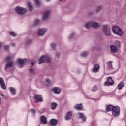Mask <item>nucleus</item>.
<instances>
[{"label":"nucleus","instance_id":"obj_1","mask_svg":"<svg viewBox=\"0 0 126 126\" xmlns=\"http://www.w3.org/2000/svg\"><path fill=\"white\" fill-rule=\"evenodd\" d=\"M15 11L19 15H24L27 12V9L20 6H17L15 8Z\"/></svg>","mask_w":126,"mask_h":126},{"label":"nucleus","instance_id":"obj_2","mask_svg":"<svg viewBox=\"0 0 126 126\" xmlns=\"http://www.w3.org/2000/svg\"><path fill=\"white\" fill-rule=\"evenodd\" d=\"M112 107V115L114 117H119L121 114V109L119 106H114L111 105Z\"/></svg>","mask_w":126,"mask_h":126},{"label":"nucleus","instance_id":"obj_3","mask_svg":"<svg viewBox=\"0 0 126 126\" xmlns=\"http://www.w3.org/2000/svg\"><path fill=\"white\" fill-rule=\"evenodd\" d=\"M46 61H47L48 63H51V58H50L49 56H42L39 59V62L38 63V64H41V63H45Z\"/></svg>","mask_w":126,"mask_h":126},{"label":"nucleus","instance_id":"obj_4","mask_svg":"<svg viewBox=\"0 0 126 126\" xmlns=\"http://www.w3.org/2000/svg\"><path fill=\"white\" fill-rule=\"evenodd\" d=\"M17 61L18 63V64L20 65V67H22L24 64H27V63H29V60L25 59H18Z\"/></svg>","mask_w":126,"mask_h":126},{"label":"nucleus","instance_id":"obj_5","mask_svg":"<svg viewBox=\"0 0 126 126\" xmlns=\"http://www.w3.org/2000/svg\"><path fill=\"white\" fill-rule=\"evenodd\" d=\"M50 14H51V11L49 10L45 11L43 15L42 20L46 21L50 17Z\"/></svg>","mask_w":126,"mask_h":126},{"label":"nucleus","instance_id":"obj_6","mask_svg":"<svg viewBox=\"0 0 126 126\" xmlns=\"http://www.w3.org/2000/svg\"><path fill=\"white\" fill-rule=\"evenodd\" d=\"M113 32H122L123 30L119 26H113L112 27Z\"/></svg>","mask_w":126,"mask_h":126},{"label":"nucleus","instance_id":"obj_7","mask_svg":"<svg viewBox=\"0 0 126 126\" xmlns=\"http://www.w3.org/2000/svg\"><path fill=\"white\" fill-rule=\"evenodd\" d=\"M34 98L36 101V102H43V97L41 95L35 94Z\"/></svg>","mask_w":126,"mask_h":126},{"label":"nucleus","instance_id":"obj_8","mask_svg":"<svg viewBox=\"0 0 126 126\" xmlns=\"http://www.w3.org/2000/svg\"><path fill=\"white\" fill-rule=\"evenodd\" d=\"M101 26L100 23L97 22H92V28H94L96 29V28H99Z\"/></svg>","mask_w":126,"mask_h":126},{"label":"nucleus","instance_id":"obj_9","mask_svg":"<svg viewBox=\"0 0 126 126\" xmlns=\"http://www.w3.org/2000/svg\"><path fill=\"white\" fill-rule=\"evenodd\" d=\"M0 85L1 86L2 89L5 90L6 89V86L5 85V83H4V80H3V78H0Z\"/></svg>","mask_w":126,"mask_h":126},{"label":"nucleus","instance_id":"obj_10","mask_svg":"<svg viewBox=\"0 0 126 126\" xmlns=\"http://www.w3.org/2000/svg\"><path fill=\"white\" fill-rule=\"evenodd\" d=\"M102 30L103 32H108V31H110V26L103 25L102 27Z\"/></svg>","mask_w":126,"mask_h":126},{"label":"nucleus","instance_id":"obj_11","mask_svg":"<svg viewBox=\"0 0 126 126\" xmlns=\"http://www.w3.org/2000/svg\"><path fill=\"white\" fill-rule=\"evenodd\" d=\"M57 124H58V120H57L55 119H54V118L52 119L50 121V126H57Z\"/></svg>","mask_w":126,"mask_h":126},{"label":"nucleus","instance_id":"obj_12","mask_svg":"<svg viewBox=\"0 0 126 126\" xmlns=\"http://www.w3.org/2000/svg\"><path fill=\"white\" fill-rule=\"evenodd\" d=\"M71 111H69L67 113L66 116L65 117V119L66 121H69V120H70L71 119V117L72 116Z\"/></svg>","mask_w":126,"mask_h":126},{"label":"nucleus","instance_id":"obj_13","mask_svg":"<svg viewBox=\"0 0 126 126\" xmlns=\"http://www.w3.org/2000/svg\"><path fill=\"white\" fill-rule=\"evenodd\" d=\"M52 91L54 93H55V94H60L61 93V88L54 87L52 89Z\"/></svg>","mask_w":126,"mask_h":126},{"label":"nucleus","instance_id":"obj_14","mask_svg":"<svg viewBox=\"0 0 126 126\" xmlns=\"http://www.w3.org/2000/svg\"><path fill=\"white\" fill-rule=\"evenodd\" d=\"M13 66V63H12V61H10L9 63L6 64V65L5 66V70H7V68H8V67H12Z\"/></svg>","mask_w":126,"mask_h":126},{"label":"nucleus","instance_id":"obj_15","mask_svg":"<svg viewBox=\"0 0 126 126\" xmlns=\"http://www.w3.org/2000/svg\"><path fill=\"white\" fill-rule=\"evenodd\" d=\"M74 108L76 109V110H78L79 111H81V110H83V106L81 103L80 104H76L74 106Z\"/></svg>","mask_w":126,"mask_h":126},{"label":"nucleus","instance_id":"obj_16","mask_svg":"<svg viewBox=\"0 0 126 126\" xmlns=\"http://www.w3.org/2000/svg\"><path fill=\"white\" fill-rule=\"evenodd\" d=\"M99 69H100V65L98 64H95L93 68V72H98V71H99Z\"/></svg>","mask_w":126,"mask_h":126},{"label":"nucleus","instance_id":"obj_17","mask_svg":"<svg viewBox=\"0 0 126 126\" xmlns=\"http://www.w3.org/2000/svg\"><path fill=\"white\" fill-rule=\"evenodd\" d=\"M84 26L85 28H86V29H89L90 27H92V22L91 21L86 23Z\"/></svg>","mask_w":126,"mask_h":126},{"label":"nucleus","instance_id":"obj_18","mask_svg":"<svg viewBox=\"0 0 126 126\" xmlns=\"http://www.w3.org/2000/svg\"><path fill=\"white\" fill-rule=\"evenodd\" d=\"M111 53H117L118 51V47H116L115 45H111Z\"/></svg>","mask_w":126,"mask_h":126},{"label":"nucleus","instance_id":"obj_19","mask_svg":"<svg viewBox=\"0 0 126 126\" xmlns=\"http://www.w3.org/2000/svg\"><path fill=\"white\" fill-rule=\"evenodd\" d=\"M40 120L41 123L43 124V125L47 124V118H46V117H45V116H42L40 118Z\"/></svg>","mask_w":126,"mask_h":126},{"label":"nucleus","instance_id":"obj_20","mask_svg":"<svg viewBox=\"0 0 126 126\" xmlns=\"http://www.w3.org/2000/svg\"><path fill=\"white\" fill-rule=\"evenodd\" d=\"M103 5L97 6L95 9L96 13H99L100 11H101L103 10Z\"/></svg>","mask_w":126,"mask_h":126},{"label":"nucleus","instance_id":"obj_21","mask_svg":"<svg viewBox=\"0 0 126 126\" xmlns=\"http://www.w3.org/2000/svg\"><path fill=\"white\" fill-rule=\"evenodd\" d=\"M78 114L79 115V118L82 119L83 122H85V121H86V116L84 115L83 113H79Z\"/></svg>","mask_w":126,"mask_h":126},{"label":"nucleus","instance_id":"obj_22","mask_svg":"<svg viewBox=\"0 0 126 126\" xmlns=\"http://www.w3.org/2000/svg\"><path fill=\"white\" fill-rule=\"evenodd\" d=\"M49 30L46 28H40L38 30V32H47Z\"/></svg>","mask_w":126,"mask_h":126},{"label":"nucleus","instance_id":"obj_23","mask_svg":"<svg viewBox=\"0 0 126 126\" xmlns=\"http://www.w3.org/2000/svg\"><path fill=\"white\" fill-rule=\"evenodd\" d=\"M27 6L30 11H32V10H33V6L32 5V4L31 3V2H28L27 3Z\"/></svg>","mask_w":126,"mask_h":126},{"label":"nucleus","instance_id":"obj_24","mask_svg":"<svg viewBox=\"0 0 126 126\" xmlns=\"http://www.w3.org/2000/svg\"><path fill=\"white\" fill-rule=\"evenodd\" d=\"M9 91L11 92V94H15L16 93V90L12 87H10L9 88Z\"/></svg>","mask_w":126,"mask_h":126},{"label":"nucleus","instance_id":"obj_25","mask_svg":"<svg viewBox=\"0 0 126 126\" xmlns=\"http://www.w3.org/2000/svg\"><path fill=\"white\" fill-rule=\"evenodd\" d=\"M111 79V77L107 78V80L104 83V85H106L107 86H110L111 85V81L110 80Z\"/></svg>","mask_w":126,"mask_h":126},{"label":"nucleus","instance_id":"obj_26","mask_svg":"<svg viewBox=\"0 0 126 126\" xmlns=\"http://www.w3.org/2000/svg\"><path fill=\"white\" fill-rule=\"evenodd\" d=\"M57 106H58V104H57V103L56 102H52L51 104V107L52 110L56 109V108H57Z\"/></svg>","mask_w":126,"mask_h":126},{"label":"nucleus","instance_id":"obj_27","mask_svg":"<svg viewBox=\"0 0 126 126\" xmlns=\"http://www.w3.org/2000/svg\"><path fill=\"white\" fill-rule=\"evenodd\" d=\"M125 86V84L123 82H121L118 85V89H123V87Z\"/></svg>","mask_w":126,"mask_h":126},{"label":"nucleus","instance_id":"obj_28","mask_svg":"<svg viewBox=\"0 0 126 126\" xmlns=\"http://www.w3.org/2000/svg\"><path fill=\"white\" fill-rule=\"evenodd\" d=\"M39 24H40V20L36 19L34 22V25H35V26H38Z\"/></svg>","mask_w":126,"mask_h":126},{"label":"nucleus","instance_id":"obj_29","mask_svg":"<svg viewBox=\"0 0 126 126\" xmlns=\"http://www.w3.org/2000/svg\"><path fill=\"white\" fill-rule=\"evenodd\" d=\"M36 34L39 37H42V36H44V35H45V32H37Z\"/></svg>","mask_w":126,"mask_h":126},{"label":"nucleus","instance_id":"obj_30","mask_svg":"<svg viewBox=\"0 0 126 126\" xmlns=\"http://www.w3.org/2000/svg\"><path fill=\"white\" fill-rule=\"evenodd\" d=\"M114 34L118 35L119 36H123L124 35L123 32H114Z\"/></svg>","mask_w":126,"mask_h":126},{"label":"nucleus","instance_id":"obj_31","mask_svg":"<svg viewBox=\"0 0 126 126\" xmlns=\"http://www.w3.org/2000/svg\"><path fill=\"white\" fill-rule=\"evenodd\" d=\"M30 73H32V74H35L36 73V72L34 69L31 68L29 69Z\"/></svg>","mask_w":126,"mask_h":126},{"label":"nucleus","instance_id":"obj_32","mask_svg":"<svg viewBox=\"0 0 126 126\" xmlns=\"http://www.w3.org/2000/svg\"><path fill=\"white\" fill-rule=\"evenodd\" d=\"M51 47L52 48L53 51H55V50H56V44L52 43L51 44Z\"/></svg>","mask_w":126,"mask_h":126},{"label":"nucleus","instance_id":"obj_33","mask_svg":"<svg viewBox=\"0 0 126 126\" xmlns=\"http://www.w3.org/2000/svg\"><path fill=\"white\" fill-rule=\"evenodd\" d=\"M34 1L37 6H39L40 5V0H34Z\"/></svg>","mask_w":126,"mask_h":126},{"label":"nucleus","instance_id":"obj_34","mask_svg":"<svg viewBox=\"0 0 126 126\" xmlns=\"http://www.w3.org/2000/svg\"><path fill=\"white\" fill-rule=\"evenodd\" d=\"M9 35H10L12 37H16V36H17L16 33H15V32H10Z\"/></svg>","mask_w":126,"mask_h":126},{"label":"nucleus","instance_id":"obj_35","mask_svg":"<svg viewBox=\"0 0 126 126\" xmlns=\"http://www.w3.org/2000/svg\"><path fill=\"white\" fill-rule=\"evenodd\" d=\"M106 112H110L111 111V105L106 106Z\"/></svg>","mask_w":126,"mask_h":126},{"label":"nucleus","instance_id":"obj_36","mask_svg":"<svg viewBox=\"0 0 126 126\" xmlns=\"http://www.w3.org/2000/svg\"><path fill=\"white\" fill-rule=\"evenodd\" d=\"M87 55H88V53L86 52H85L81 54V56L82 57H86Z\"/></svg>","mask_w":126,"mask_h":126},{"label":"nucleus","instance_id":"obj_37","mask_svg":"<svg viewBox=\"0 0 126 126\" xmlns=\"http://www.w3.org/2000/svg\"><path fill=\"white\" fill-rule=\"evenodd\" d=\"M31 43H32V40L30 39H28L26 41L27 45H29V44H31Z\"/></svg>","mask_w":126,"mask_h":126},{"label":"nucleus","instance_id":"obj_38","mask_svg":"<svg viewBox=\"0 0 126 126\" xmlns=\"http://www.w3.org/2000/svg\"><path fill=\"white\" fill-rule=\"evenodd\" d=\"M4 50H5V51H8L9 50V46L8 45H6L4 46Z\"/></svg>","mask_w":126,"mask_h":126},{"label":"nucleus","instance_id":"obj_39","mask_svg":"<svg viewBox=\"0 0 126 126\" xmlns=\"http://www.w3.org/2000/svg\"><path fill=\"white\" fill-rule=\"evenodd\" d=\"M96 90H98V88L96 86H94L93 88V91L94 92H95Z\"/></svg>","mask_w":126,"mask_h":126},{"label":"nucleus","instance_id":"obj_40","mask_svg":"<svg viewBox=\"0 0 126 126\" xmlns=\"http://www.w3.org/2000/svg\"><path fill=\"white\" fill-rule=\"evenodd\" d=\"M11 59H12V56H8L7 58V59H6V62H9V61H10V60H11Z\"/></svg>","mask_w":126,"mask_h":126},{"label":"nucleus","instance_id":"obj_41","mask_svg":"<svg viewBox=\"0 0 126 126\" xmlns=\"http://www.w3.org/2000/svg\"><path fill=\"white\" fill-rule=\"evenodd\" d=\"M60 56H61V53L60 52H57L56 58H57V59H59L60 58Z\"/></svg>","mask_w":126,"mask_h":126},{"label":"nucleus","instance_id":"obj_42","mask_svg":"<svg viewBox=\"0 0 126 126\" xmlns=\"http://www.w3.org/2000/svg\"><path fill=\"white\" fill-rule=\"evenodd\" d=\"M107 65L108 67H111V62L109 61L107 62Z\"/></svg>","mask_w":126,"mask_h":126},{"label":"nucleus","instance_id":"obj_43","mask_svg":"<svg viewBox=\"0 0 126 126\" xmlns=\"http://www.w3.org/2000/svg\"><path fill=\"white\" fill-rule=\"evenodd\" d=\"M105 35H106V36H110V32H105Z\"/></svg>","mask_w":126,"mask_h":126},{"label":"nucleus","instance_id":"obj_44","mask_svg":"<svg viewBox=\"0 0 126 126\" xmlns=\"http://www.w3.org/2000/svg\"><path fill=\"white\" fill-rule=\"evenodd\" d=\"M46 82V83H48V84H49V83H51V81H50V79H47Z\"/></svg>","mask_w":126,"mask_h":126},{"label":"nucleus","instance_id":"obj_45","mask_svg":"<svg viewBox=\"0 0 126 126\" xmlns=\"http://www.w3.org/2000/svg\"><path fill=\"white\" fill-rule=\"evenodd\" d=\"M32 114H36V111H35V109H32Z\"/></svg>","mask_w":126,"mask_h":126},{"label":"nucleus","instance_id":"obj_46","mask_svg":"<svg viewBox=\"0 0 126 126\" xmlns=\"http://www.w3.org/2000/svg\"><path fill=\"white\" fill-rule=\"evenodd\" d=\"M111 85H114V81H113V80H112V78H111Z\"/></svg>","mask_w":126,"mask_h":126},{"label":"nucleus","instance_id":"obj_47","mask_svg":"<svg viewBox=\"0 0 126 126\" xmlns=\"http://www.w3.org/2000/svg\"><path fill=\"white\" fill-rule=\"evenodd\" d=\"M0 96H1L2 97H4V94H0Z\"/></svg>","mask_w":126,"mask_h":126},{"label":"nucleus","instance_id":"obj_48","mask_svg":"<svg viewBox=\"0 0 126 126\" xmlns=\"http://www.w3.org/2000/svg\"><path fill=\"white\" fill-rule=\"evenodd\" d=\"M11 46L12 47H15V43H12Z\"/></svg>","mask_w":126,"mask_h":126},{"label":"nucleus","instance_id":"obj_49","mask_svg":"<svg viewBox=\"0 0 126 126\" xmlns=\"http://www.w3.org/2000/svg\"><path fill=\"white\" fill-rule=\"evenodd\" d=\"M31 64H32V65H34V64H35V63L32 62L31 63Z\"/></svg>","mask_w":126,"mask_h":126},{"label":"nucleus","instance_id":"obj_50","mask_svg":"<svg viewBox=\"0 0 126 126\" xmlns=\"http://www.w3.org/2000/svg\"><path fill=\"white\" fill-rule=\"evenodd\" d=\"M68 8L69 9H71V6H69L68 7Z\"/></svg>","mask_w":126,"mask_h":126},{"label":"nucleus","instance_id":"obj_51","mask_svg":"<svg viewBox=\"0 0 126 126\" xmlns=\"http://www.w3.org/2000/svg\"><path fill=\"white\" fill-rule=\"evenodd\" d=\"M1 47H2V44H1V43H0V48H1Z\"/></svg>","mask_w":126,"mask_h":126},{"label":"nucleus","instance_id":"obj_52","mask_svg":"<svg viewBox=\"0 0 126 126\" xmlns=\"http://www.w3.org/2000/svg\"><path fill=\"white\" fill-rule=\"evenodd\" d=\"M1 103V98L0 97V105Z\"/></svg>","mask_w":126,"mask_h":126},{"label":"nucleus","instance_id":"obj_53","mask_svg":"<svg viewBox=\"0 0 126 126\" xmlns=\"http://www.w3.org/2000/svg\"><path fill=\"white\" fill-rule=\"evenodd\" d=\"M46 1H51V0H45Z\"/></svg>","mask_w":126,"mask_h":126},{"label":"nucleus","instance_id":"obj_54","mask_svg":"<svg viewBox=\"0 0 126 126\" xmlns=\"http://www.w3.org/2000/svg\"><path fill=\"white\" fill-rule=\"evenodd\" d=\"M59 1H60V2H62V0H59Z\"/></svg>","mask_w":126,"mask_h":126},{"label":"nucleus","instance_id":"obj_55","mask_svg":"<svg viewBox=\"0 0 126 126\" xmlns=\"http://www.w3.org/2000/svg\"><path fill=\"white\" fill-rule=\"evenodd\" d=\"M70 39H71V36H70V38H69Z\"/></svg>","mask_w":126,"mask_h":126},{"label":"nucleus","instance_id":"obj_56","mask_svg":"<svg viewBox=\"0 0 126 126\" xmlns=\"http://www.w3.org/2000/svg\"><path fill=\"white\" fill-rule=\"evenodd\" d=\"M111 68H112V66H111Z\"/></svg>","mask_w":126,"mask_h":126}]
</instances>
